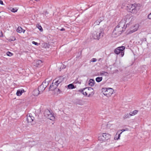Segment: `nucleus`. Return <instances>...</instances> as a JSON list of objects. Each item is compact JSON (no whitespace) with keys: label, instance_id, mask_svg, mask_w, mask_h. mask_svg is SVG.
<instances>
[{"label":"nucleus","instance_id":"ddd939ff","mask_svg":"<svg viewBox=\"0 0 151 151\" xmlns=\"http://www.w3.org/2000/svg\"><path fill=\"white\" fill-rule=\"evenodd\" d=\"M42 62L40 60H36L34 61V65L37 67H39L41 66L42 65Z\"/></svg>","mask_w":151,"mask_h":151},{"label":"nucleus","instance_id":"412c9836","mask_svg":"<svg viewBox=\"0 0 151 151\" xmlns=\"http://www.w3.org/2000/svg\"><path fill=\"white\" fill-rule=\"evenodd\" d=\"M68 87L69 89H72L75 88L74 86L72 84H70L68 85Z\"/></svg>","mask_w":151,"mask_h":151},{"label":"nucleus","instance_id":"cd10ccee","mask_svg":"<svg viewBox=\"0 0 151 151\" xmlns=\"http://www.w3.org/2000/svg\"><path fill=\"white\" fill-rule=\"evenodd\" d=\"M147 18L148 19H151V12L148 15Z\"/></svg>","mask_w":151,"mask_h":151},{"label":"nucleus","instance_id":"e433bc0d","mask_svg":"<svg viewBox=\"0 0 151 151\" xmlns=\"http://www.w3.org/2000/svg\"><path fill=\"white\" fill-rule=\"evenodd\" d=\"M35 0L36 1H39V0Z\"/></svg>","mask_w":151,"mask_h":151},{"label":"nucleus","instance_id":"6e6552de","mask_svg":"<svg viewBox=\"0 0 151 151\" xmlns=\"http://www.w3.org/2000/svg\"><path fill=\"white\" fill-rule=\"evenodd\" d=\"M45 116L50 119L53 121L55 120V117L52 112H51L49 110H47L44 112Z\"/></svg>","mask_w":151,"mask_h":151},{"label":"nucleus","instance_id":"4468645a","mask_svg":"<svg viewBox=\"0 0 151 151\" xmlns=\"http://www.w3.org/2000/svg\"><path fill=\"white\" fill-rule=\"evenodd\" d=\"M17 32L19 33H21L23 32V33H24L25 31V30L24 29H22V28L21 27H19L17 30Z\"/></svg>","mask_w":151,"mask_h":151},{"label":"nucleus","instance_id":"c756f323","mask_svg":"<svg viewBox=\"0 0 151 151\" xmlns=\"http://www.w3.org/2000/svg\"><path fill=\"white\" fill-rule=\"evenodd\" d=\"M91 61L93 62H95L96 61V58H93L92 59Z\"/></svg>","mask_w":151,"mask_h":151},{"label":"nucleus","instance_id":"7c9ffc66","mask_svg":"<svg viewBox=\"0 0 151 151\" xmlns=\"http://www.w3.org/2000/svg\"><path fill=\"white\" fill-rule=\"evenodd\" d=\"M129 130L128 129V128H126L125 129H122V130L121 131H122V132H123L124 131H128Z\"/></svg>","mask_w":151,"mask_h":151},{"label":"nucleus","instance_id":"c9c22d12","mask_svg":"<svg viewBox=\"0 0 151 151\" xmlns=\"http://www.w3.org/2000/svg\"><path fill=\"white\" fill-rule=\"evenodd\" d=\"M122 132H120V133L119 134H120V135H121V134H122Z\"/></svg>","mask_w":151,"mask_h":151},{"label":"nucleus","instance_id":"2f4dec72","mask_svg":"<svg viewBox=\"0 0 151 151\" xmlns=\"http://www.w3.org/2000/svg\"><path fill=\"white\" fill-rule=\"evenodd\" d=\"M0 4L1 5L4 4L3 3V2L1 0H0Z\"/></svg>","mask_w":151,"mask_h":151},{"label":"nucleus","instance_id":"393cba45","mask_svg":"<svg viewBox=\"0 0 151 151\" xmlns=\"http://www.w3.org/2000/svg\"><path fill=\"white\" fill-rule=\"evenodd\" d=\"M132 17L131 14H128L126 16V19H130Z\"/></svg>","mask_w":151,"mask_h":151},{"label":"nucleus","instance_id":"0eeeda50","mask_svg":"<svg viewBox=\"0 0 151 151\" xmlns=\"http://www.w3.org/2000/svg\"><path fill=\"white\" fill-rule=\"evenodd\" d=\"M102 91L104 95L107 97H109L113 93L114 90L111 88H103Z\"/></svg>","mask_w":151,"mask_h":151},{"label":"nucleus","instance_id":"4c0bfd02","mask_svg":"<svg viewBox=\"0 0 151 151\" xmlns=\"http://www.w3.org/2000/svg\"><path fill=\"white\" fill-rule=\"evenodd\" d=\"M52 87H53H53L54 88V86H52Z\"/></svg>","mask_w":151,"mask_h":151},{"label":"nucleus","instance_id":"5701e85b","mask_svg":"<svg viewBox=\"0 0 151 151\" xmlns=\"http://www.w3.org/2000/svg\"><path fill=\"white\" fill-rule=\"evenodd\" d=\"M36 27L41 32H42L43 31V29L41 25H39V24H37V25Z\"/></svg>","mask_w":151,"mask_h":151},{"label":"nucleus","instance_id":"39448f33","mask_svg":"<svg viewBox=\"0 0 151 151\" xmlns=\"http://www.w3.org/2000/svg\"><path fill=\"white\" fill-rule=\"evenodd\" d=\"M111 135L107 133H101L98 135V140L100 142H105L111 138Z\"/></svg>","mask_w":151,"mask_h":151},{"label":"nucleus","instance_id":"9b49d317","mask_svg":"<svg viewBox=\"0 0 151 151\" xmlns=\"http://www.w3.org/2000/svg\"><path fill=\"white\" fill-rule=\"evenodd\" d=\"M139 25L138 24L133 25L130 28V30L128 33L131 34L137 31L139 28Z\"/></svg>","mask_w":151,"mask_h":151},{"label":"nucleus","instance_id":"b1692460","mask_svg":"<svg viewBox=\"0 0 151 151\" xmlns=\"http://www.w3.org/2000/svg\"><path fill=\"white\" fill-rule=\"evenodd\" d=\"M101 22V19H97L96 21L95 22L94 24L95 25H98Z\"/></svg>","mask_w":151,"mask_h":151},{"label":"nucleus","instance_id":"9d476101","mask_svg":"<svg viewBox=\"0 0 151 151\" xmlns=\"http://www.w3.org/2000/svg\"><path fill=\"white\" fill-rule=\"evenodd\" d=\"M125 48V47L124 46L118 47L115 50L114 52L117 54H119L121 53L122 57H123L124 54V52L123 51Z\"/></svg>","mask_w":151,"mask_h":151},{"label":"nucleus","instance_id":"423d86ee","mask_svg":"<svg viewBox=\"0 0 151 151\" xmlns=\"http://www.w3.org/2000/svg\"><path fill=\"white\" fill-rule=\"evenodd\" d=\"M93 38L94 39L99 40L102 35L103 36V33L99 29L94 31L92 33Z\"/></svg>","mask_w":151,"mask_h":151},{"label":"nucleus","instance_id":"58836bf2","mask_svg":"<svg viewBox=\"0 0 151 151\" xmlns=\"http://www.w3.org/2000/svg\"><path fill=\"white\" fill-rule=\"evenodd\" d=\"M46 13H47V12H45V14H46Z\"/></svg>","mask_w":151,"mask_h":151},{"label":"nucleus","instance_id":"20e7f679","mask_svg":"<svg viewBox=\"0 0 151 151\" xmlns=\"http://www.w3.org/2000/svg\"><path fill=\"white\" fill-rule=\"evenodd\" d=\"M80 91L82 93L83 95L88 97L92 96L94 94L93 89L91 87L85 88L83 89L80 90Z\"/></svg>","mask_w":151,"mask_h":151},{"label":"nucleus","instance_id":"a878e982","mask_svg":"<svg viewBox=\"0 0 151 151\" xmlns=\"http://www.w3.org/2000/svg\"><path fill=\"white\" fill-rule=\"evenodd\" d=\"M6 55L8 56H11L13 55V54L9 52H8L6 53Z\"/></svg>","mask_w":151,"mask_h":151},{"label":"nucleus","instance_id":"f8f14e48","mask_svg":"<svg viewBox=\"0 0 151 151\" xmlns=\"http://www.w3.org/2000/svg\"><path fill=\"white\" fill-rule=\"evenodd\" d=\"M34 119V117L31 114H29L27 115L26 120L28 123L32 122Z\"/></svg>","mask_w":151,"mask_h":151},{"label":"nucleus","instance_id":"4be33fe9","mask_svg":"<svg viewBox=\"0 0 151 151\" xmlns=\"http://www.w3.org/2000/svg\"><path fill=\"white\" fill-rule=\"evenodd\" d=\"M10 10L11 12H16L18 10V9L16 8H11Z\"/></svg>","mask_w":151,"mask_h":151},{"label":"nucleus","instance_id":"f03ea898","mask_svg":"<svg viewBox=\"0 0 151 151\" xmlns=\"http://www.w3.org/2000/svg\"><path fill=\"white\" fill-rule=\"evenodd\" d=\"M140 9L139 5L136 4H128L127 7V11L133 14H136Z\"/></svg>","mask_w":151,"mask_h":151},{"label":"nucleus","instance_id":"f3484780","mask_svg":"<svg viewBox=\"0 0 151 151\" xmlns=\"http://www.w3.org/2000/svg\"><path fill=\"white\" fill-rule=\"evenodd\" d=\"M138 111L137 110H135L129 113V115L130 116H133L136 114L138 112Z\"/></svg>","mask_w":151,"mask_h":151},{"label":"nucleus","instance_id":"473e14b6","mask_svg":"<svg viewBox=\"0 0 151 151\" xmlns=\"http://www.w3.org/2000/svg\"><path fill=\"white\" fill-rule=\"evenodd\" d=\"M61 31H63L65 30V29L64 28H62L60 29Z\"/></svg>","mask_w":151,"mask_h":151},{"label":"nucleus","instance_id":"c85d7f7f","mask_svg":"<svg viewBox=\"0 0 151 151\" xmlns=\"http://www.w3.org/2000/svg\"><path fill=\"white\" fill-rule=\"evenodd\" d=\"M32 43L33 44H34L36 45H38L39 44L35 41H32Z\"/></svg>","mask_w":151,"mask_h":151},{"label":"nucleus","instance_id":"6ab92c4d","mask_svg":"<svg viewBox=\"0 0 151 151\" xmlns=\"http://www.w3.org/2000/svg\"><path fill=\"white\" fill-rule=\"evenodd\" d=\"M119 131H118L117 132V133L116 134V135H115L114 138V139L115 140H117L119 139V138L120 137V134H118V132H119Z\"/></svg>","mask_w":151,"mask_h":151},{"label":"nucleus","instance_id":"aec40b11","mask_svg":"<svg viewBox=\"0 0 151 151\" xmlns=\"http://www.w3.org/2000/svg\"><path fill=\"white\" fill-rule=\"evenodd\" d=\"M102 77H99L96 78V80L97 82H99L102 80Z\"/></svg>","mask_w":151,"mask_h":151},{"label":"nucleus","instance_id":"dca6fc26","mask_svg":"<svg viewBox=\"0 0 151 151\" xmlns=\"http://www.w3.org/2000/svg\"><path fill=\"white\" fill-rule=\"evenodd\" d=\"M24 92V90L23 89L19 90L17 91L16 94L18 96H20Z\"/></svg>","mask_w":151,"mask_h":151},{"label":"nucleus","instance_id":"bb28decb","mask_svg":"<svg viewBox=\"0 0 151 151\" xmlns=\"http://www.w3.org/2000/svg\"><path fill=\"white\" fill-rule=\"evenodd\" d=\"M15 40V38L14 37H13L12 38V39H9V40H8V41L9 42H11V41H14V40Z\"/></svg>","mask_w":151,"mask_h":151},{"label":"nucleus","instance_id":"f704fd0d","mask_svg":"<svg viewBox=\"0 0 151 151\" xmlns=\"http://www.w3.org/2000/svg\"><path fill=\"white\" fill-rule=\"evenodd\" d=\"M61 67H62L63 68H65V66L64 65H62Z\"/></svg>","mask_w":151,"mask_h":151},{"label":"nucleus","instance_id":"f257e3e1","mask_svg":"<svg viewBox=\"0 0 151 151\" xmlns=\"http://www.w3.org/2000/svg\"><path fill=\"white\" fill-rule=\"evenodd\" d=\"M125 19H122L116 27L112 33L113 37H116L120 35L125 29Z\"/></svg>","mask_w":151,"mask_h":151},{"label":"nucleus","instance_id":"72a5a7b5","mask_svg":"<svg viewBox=\"0 0 151 151\" xmlns=\"http://www.w3.org/2000/svg\"><path fill=\"white\" fill-rule=\"evenodd\" d=\"M125 115H126V116H127V117H126V118H127V117H129V115H128V114H125Z\"/></svg>","mask_w":151,"mask_h":151},{"label":"nucleus","instance_id":"1a4fd4ad","mask_svg":"<svg viewBox=\"0 0 151 151\" xmlns=\"http://www.w3.org/2000/svg\"><path fill=\"white\" fill-rule=\"evenodd\" d=\"M49 81L46 80L38 88V89L42 93L48 85Z\"/></svg>","mask_w":151,"mask_h":151},{"label":"nucleus","instance_id":"2eb2a0df","mask_svg":"<svg viewBox=\"0 0 151 151\" xmlns=\"http://www.w3.org/2000/svg\"><path fill=\"white\" fill-rule=\"evenodd\" d=\"M95 81L93 79H90L88 83L89 85L91 86H93L94 85Z\"/></svg>","mask_w":151,"mask_h":151},{"label":"nucleus","instance_id":"a211bd4d","mask_svg":"<svg viewBox=\"0 0 151 151\" xmlns=\"http://www.w3.org/2000/svg\"><path fill=\"white\" fill-rule=\"evenodd\" d=\"M40 93H40V91H39V90L38 89V90L35 89V90H34V91L33 92V94L34 95L36 96H38Z\"/></svg>","mask_w":151,"mask_h":151},{"label":"nucleus","instance_id":"7ed1b4c3","mask_svg":"<svg viewBox=\"0 0 151 151\" xmlns=\"http://www.w3.org/2000/svg\"><path fill=\"white\" fill-rule=\"evenodd\" d=\"M63 78L60 77H58L55 79V80L53 81V82L50 85V89L51 90H54L55 89L57 88L58 85L61 83L63 80Z\"/></svg>","mask_w":151,"mask_h":151}]
</instances>
